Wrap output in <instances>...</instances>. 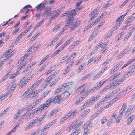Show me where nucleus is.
<instances>
[{"mask_svg":"<svg viewBox=\"0 0 135 135\" xmlns=\"http://www.w3.org/2000/svg\"><path fill=\"white\" fill-rule=\"evenodd\" d=\"M25 79V77H23L22 79L20 81V83H21V88H22L23 86H24L25 84H27L28 82V81H27L26 80H24L23 81V80H24Z\"/></svg>","mask_w":135,"mask_h":135,"instance_id":"1a4fd4ad","label":"nucleus"},{"mask_svg":"<svg viewBox=\"0 0 135 135\" xmlns=\"http://www.w3.org/2000/svg\"><path fill=\"white\" fill-rule=\"evenodd\" d=\"M58 80L57 79H55L53 81L50 85V86H52V85H55L57 82Z\"/></svg>","mask_w":135,"mask_h":135,"instance_id":"c85d7f7f","label":"nucleus"},{"mask_svg":"<svg viewBox=\"0 0 135 135\" xmlns=\"http://www.w3.org/2000/svg\"><path fill=\"white\" fill-rule=\"evenodd\" d=\"M124 110H121L119 112L120 114L118 115V116L120 117V118H121L122 117V115L123 114V113H124Z\"/></svg>","mask_w":135,"mask_h":135,"instance_id":"bb28decb","label":"nucleus"},{"mask_svg":"<svg viewBox=\"0 0 135 135\" xmlns=\"http://www.w3.org/2000/svg\"><path fill=\"white\" fill-rule=\"evenodd\" d=\"M132 21L129 18L127 20L125 21V23L126 24H128L131 22Z\"/></svg>","mask_w":135,"mask_h":135,"instance_id":"0e129e2a","label":"nucleus"},{"mask_svg":"<svg viewBox=\"0 0 135 135\" xmlns=\"http://www.w3.org/2000/svg\"><path fill=\"white\" fill-rule=\"evenodd\" d=\"M45 117H44V115H42L40 118L39 117H38L36 119H37V122L38 121H39L40 123H42L43 120L44 119V118Z\"/></svg>","mask_w":135,"mask_h":135,"instance_id":"f3484780","label":"nucleus"},{"mask_svg":"<svg viewBox=\"0 0 135 135\" xmlns=\"http://www.w3.org/2000/svg\"><path fill=\"white\" fill-rule=\"evenodd\" d=\"M95 59V58L92 57V58L90 59L88 61V62L89 63H91L94 60V59Z\"/></svg>","mask_w":135,"mask_h":135,"instance_id":"680f3d73","label":"nucleus"},{"mask_svg":"<svg viewBox=\"0 0 135 135\" xmlns=\"http://www.w3.org/2000/svg\"><path fill=\"white\" fill-rule=\"evenodd\" d=\"M37 119H35L33 120L29 124L31 125L32 127L35 124L36 122H37Z\"/></svg>","mask_w":135,"mask_h":135,"instance_id":"aec40b11","label":"nucleus"},{"mask_svg":"<svg viewBox=\"0 0 135 135\" xmlns=\"http://www.w3.org/2000/svg\"><path fill=\"white\" fill-rule=\"evenodd\" d=\"M114 102L112 101V100H111L109 103L107 104L106 105V107H109L110 106H111V105L113 103H114Z\"/></svg>","mask_w":135,"mask_h":135,"instance_id":"f704fd0d","label":"nucleus"},{"mask_svg":"<svg viewBox=\"0 0 135 135\" xmlns=\"http://www.w3.org/2000/svg\"><path fill=\"white\" fill-rule=\"evenodd\" d=\"M83 7V6L82 5L79 9H75L72 10L71 11H70L69 13H70L73 14L74 16H75L77 14L76 12H78V11L81 10Z\"/></svg>","mask_w":135,"mask_h":135,"instance_id":"20e7f679","label":"nucleus"},{"mask_svg":"<svg viewBox=\"0 0 135 135\" xmlns=\"http://www.w3.org/2000/svg\"><path fill=\"white\" fill-rule=\"evenodd\" d=\"M74 14L70 13H69L68 14V23L67 24V25H70V28L71 30H70L71 31V30L74 29L75 28L78 27L79 25V24L80 23V22H77L76 21V22H72V19L73 17Z\"/></svg>","mask_w":135,"mask_h":135,"instance_id":"f257e3e1","label":"nucleus"},{"mask_svg":"<svg viewBox=\"0 0 135 135\" xmlns=\"http://www.w3.org/2000/svg\"><path fill=\"white\" fill-rule=\"evenodd\" d=\"M58 110L57 109H56L51 111L48 115V116L50 118L55 115L58 112Z\"/></svg>","mask_w":135,"mask_h":135,"instance_id":"0eeeda50","label":"nucleus"},{"mask_svg":"<svg viewBox=\"0 0 135 135\" xmlns=\"http://www.w3.org/2000/svg\"><path fill=\"white\" fill-rule=\"evenodd\" d=\"M52 125V124H51V123H49L47 125H46V127H45V128H44V129H42L41 131V132H43L45 131V129H47L48 128H49L50 127V126H51Z\"/></svg>","mask_w":135,"mask_h":135,"instance_id":"dca6fc26","label":"nucleus"},{"mask_svg":"<svg viewBox=\"0 0 135 135\" xmlns=\"http://www.w3.org/2000/svg\"><path fill=\"white\" fill-rule=\"evenodd\" d=\"M8 88L9 89V92H10V93H11L15 89V87L10 85L8 87Z\"/></svg>","mask_w":135,"mask_h":135,"instance_id":"6ab92c4d","label":"nucleus"},{"mask_svg":"<svg viewBox=\"0 0 135 135\" xmlns=\"http://www.w3.org/2000/svg\"><path fill=\"white\" fill-rule=\"evenodd\" d=\"M77 113L76 112H74V111H71L69 112V113L67 114V116H68V117H69L71 115H73V116L74 115L76 114H77Z\"/></svg>","mask_w":135,"mask_h":135,"instance_id":"a211bd4d","label":"nucleus"},{"mask_svg":"<svg viewBox=\"0 0 135 135\" xmlns=\"http://www.w3.org/2000/svg\"><path fill=\"white\" fill-rule=\"evenodd\" d=\"M100 97L99 95H97L96 97L94 98H92L93 100H94V102H95V100L98 99Z\"/></svg>","mask_w":135,"mask_h":135,"instance_id":"c03bdc74","label":"nucleus"},{"mask_svg":"<svg viewBox=\"0 0 135 135\" xmlns=\"http://www.w3.org/2000/svg\"><path fill=\"white\" fill-rule=\"evenodd\" d=\"M69 26V25H65V27H64V28H63V30H62L60 32V33L61 34H62V33L64 32V31H65V30H66V29H67V27H68V26Z\"/></svg>","mask_w":135,"mask_h":135,"instance_id":"c9c22d12","label":"nucleus"},{"mask_svg":"<svg viewBox=\"0 0 135 135\" xmlns=\"http://www.w3.org/2000/svg\"><path fill=\"white\" fill-rule=\"evenodd\" d=\"M46 67L45 65H43L40 69L39 71L40 72H41Z\"/></svg>","mask_w":135,"mask_h":135,"instance_id":"a19ab883","label":"nucleus"},{"mask_svg":"<svg viewBox=\"0 0 135 135\" xmlns=\"http://www.w3.org/2000/svg\"><path fill=\"white\" fill-rule=\"evenodd\" d=\"M133 109V108L131 106H129V107H128L127 110L130 111H131V110Z\"/></svg>","mask_w":135,"mask_h":135,"instance_id":"13d9d810","label":"nucleus"},{"mask_svg":"<svg viewBox=\"0 0 135 135\" xmlns=\"http://www.w3.org/2000/svg\"><path fill=\"white\" fill-rule=\"evenodd\" d=\"M102 83V81H101L99 82L97 84L95 85V87H96V88L97 89V90H98L99 88L102 86V85H101V83Z\"/></svg>","mask_w":135,"mask_h":135,"instance_id":"2eb2a0df","label":"nucleus"},{"mask_svg":"<svg viewBox=\"0 0 135 135\" xmlns=\"http://www.w3.org/2000/svg\"><path fill=\"white\" fill-rule=\"evenodd\" d=\"M123 61H121L119 63L117 64L116 65L114 66V70L115 71L117 70L123 64Z\"/></svg>","mask_w":135,"mask_h":135,"instance_id":"6e6552de","label":"nucleus"},{"mask_svg":"<svg viewBox=\"0 0 135 135\" xmlns=\"http://www.w3.org/2000/svg\"><path fill=\"white\" fill-rule=\"evenodd\" d=\"M42 7V6H41V3H40L37 6L35 7V8L37 10V11L38 10L40 9Z\"/></svg>","mask_w":135,"mask_h":135,"instance_id":"e433bc0d","label":"nucleus"},{"mask_svg":"<svg viewBox=\"0 0 135 135\" xmlns=\"http://www.w3.org/2000/svg\"><path fill=\"white\" fill-rule=\"evenodd\" d=\"M20 30V28H17L16 29H15L13 32V35H14L15 33H16L17 32H18Z\"/></svg>","mask_w":135,"mask_h":135,"instance_id":"37998d69","label":"nucleus"},{"mask_svg":"<svg viewBox=\"0 0 135 135\" xmlns=\"http://www.w3.org/2000/svg\"><path fill=\"white\" fill-rule=\"evenodd\" d=\"M67 84L68 85V87L67 88L65 89V90H69L70 88L72 87L74 83L73 81L70 82L69 83H67Z\"/></svg>","mask_w":135,"mask_h":135,"instance_id":"9b49d317","label":"nucleus"},{"mask_svg":"<svg viewBox=\"0 0 135 135\" xmlns=\"http://www.w3.org/2000/svg\"><path fill=\"white\" fill-rule=\"evenodd\" d=\"M91 74L90 73H88L82 79V80H85L86 79L90 78L91 76Z\"/></svg>","mask_w":135,"mask_h":135,"instance_id":"f8f14e48","label":"nucleus"},{"mask_svg":"<svg viewBox=\"0 0 135 135\" xmlns=\"http://www.w3.org/2000/svg\"><path fill=\"white\" fill-rule=\"evenodd\" d=\"M88 93L87 91L86 93L85 94H83L82 96H81L80 98H82V99H83V98H85L87 96L88 94Z\"/></svg>","mask_w":135,"mask_h":135,"instance_id":"58836bf2","label":"nucleus"},{"mask_svg":"<svg viewBox=\"0 0 135 135\" xmlns=\"http://www.w3.org/2000/svg\"><path fill=\"white\" fill-rule=\"evenodd\" d=\"M95 102H94V100L92 99V98H90L86 102V103L88 106H90L93 105Z\"/></svg>","mask_w":135,"mask_h":135,"instance_id":"39448f33","label":"nucleus"},{"mask_svg":"<svg viewBox=\"0 0 135 135\" xmlns=\"http://www.w3.org/2000/svg\"><path fill=\"white\" fill-rule=\"evenodd\" d=\"M40 132V130L39 129H37L33 133L30 134L29 135H35V134L37 135Z\"/></svg>","mask_w":135,"mask_h":135,"instance_id":"473e14b6","label":"nucleus"},{"mask_svg":"<svg viewBox=\"0 0 135 135\" xmlns=\"http://www.w3.org/2000/svg\"><path fill=\"white\" fill-rule=\"evenodd\" d=\"M33 108V106L31 107V106H28L27 108V110L28 111L32 110Z\"/></svg>","mask_w":135,"mask_h":135,"instance_id":"338daca9","label":"nucleus"},{"mask_svg":"<svg viewBox=\"0 0 135 135\" xmlns=\"http://www.w3.org/2000/svg\"><path fill=\"white\" fill-rule=\"evenodd\" d=\"M103 47V45H102L101 44L99 43L96 46L95 49L96 50L97 49L100 47H101V48H102Z\"/></svg>","mask_w":135,"mask_h":135,"instance_id":"a878e982","label":"nucleus"},{"mask_svg":"<svg viewBox=\"0 0 135 135\" xmlns=\"http://www.w3.org/2000/svg\"><path fill=\"white\" fill-rule=\"evenodd\" d=\"M130 32H131L130 31ZM131 35V33H130L124 39V40L126 41H127L128 38Z\"/></svg>","mask_w":135,"mask_h":135,"instance_id":"a18cd8bd","label":"nucleus"},{"mask_svg":"<svg viewBox=\"0 0 135 135\" xmlns=\"http://www.w3.org/2000/svg\"><path fill=\"white\" fill-rule=\"evenodd\" d=\"M83 123V121L80 122L75 127V128H78Z\"/></svg>","mask_w":135,"mask_h":135,"instance_id":"3c124183","label":"nucleus"},{"mask_svg":"<svg viewBox=\"0 0 135 135\" xmlns=\"http://www.w3.org/2000/svg\"><path fill=\"white\" fill-rule=\"evenodd\" d=\"M132 88V86H128L126 89V91H129Z\"/></svg>","mask_w":135,"mask_h":135,"instance_id":"052dcab7","label":"nucleus"},{"mask_svg":"<svg viewBox=\"0 0 135 135\" xmlns=\"http://www.w3.org/2000/svg\"><path fill=\"white\" fill-rule=\"evenodd\" d=\"M107 119L105 117H103L101 120V123L103 124L106 121Z\"/></svg>","mask_w":135,"mask_h":135,"instance_id":"79ce46f5","label":"nucleus"},{"mask_svg":"<svg viewBox=\"0 0 135 135\" xmlns=\"http://www.w3.org/2000/svg\"><path fill=\"white\" fill-rule=\"evenodd\" d=\"M135 118V115H134L132 116H131L129 118H128L130 119V122H132L133 119H134Z\"/></svg>","mask_w":135,"mask_h":135,"instance_id":"4c0bfd02","label":"nucleus"},{"mask_svg":"<svg viewBox=\"0 0 135 135\" xmlns=\"http://www.w3.org/2000/svg\"><path fill=\"white\" fill-rule=\"evenodd\" d=\"M112 123V119H110L109 120L108 122L107 123V125L108 126H109Z\"/></svg>","mask_w":135,"mask_h":135,"instance_id":"69168bd1","label":"nucleus"},{"mask_svg":"<svg viewBox=\"0 0 135 135\" xmlns=\"http://www.w3.org/2000/svg\"><path fill=\"white\" fill-rule=\"evenodd\" d=\"M61 98V95H57L55 97H52L51 98H52V102H54V103H59L60 100Z\"/></svg>","mask_w":135,"mask_h":135,"instance_id":"7ed1b4c3","label":"nucleus"},{"mask_svg":"<svg viewBox=\"0 0 135 135\" xmlns=\"http://www.w3.org/2000/svg\"><path fill=\"white\" fill-rule=\"evenodd\" d=\"M62 39L61 40L59 43L56 45L55 47V48H56L58 47L61 44L62 42Z\"/></svg>","mask_w":135,"mask_h":135,"instance_id":"864d4df0","label":"nucleus"},{"mask_svg":"<svg viewBox=\"0 0 135 135\" xmlns=\"http://www.w3.org/2000/svg\"><path fill=\"white\" fill-rule=\"evenodd\" d=\"M127 52V50L126 49H124L122 53L121 54H122V56H123V55H124V54Z\"/></svg>","mask_w":135,"mask_h":135,"instance_id":"6e6d98bb","label":"nucleus"},{"mask_svg":"<svg viewBox=\"0 0 135 135\" xmlns=\"http://www.w3.org/2000/svg\"><path fill=\"white\" fill-rule=\"evenodd\" d=\"M60 87L61 89H64L65 90V89L68 87L67 84V83L64 84L62 85H61Z\"/></svg>","mask_w":135,"mask_h":135,"instance_id":"4468645a","label":"nucleus"},{"mask_svg":"<svg viewBox=\"0 0 135 135\" xmlns=\"http://www.w3.org/2000/svg\"><path fill=\"white\" fill-rule=\"evenodd\" d=\"M88 107L87 104L86 103V102L82 105V108L81 109V110L82 109H83L84 108H85L86 107Z\"/></svg>","mask_w":135,"mask_h":135,"instance_id":"72a5a7b5","label":"nucleus"},{"mask_svg":"<svg viewBox=\"0 0 135 135\" xmlns=\"http://www.w3.org/2000/svg\"><path fill=\"white\" fill-rule=\"evenodd\" d=\"M84 67V66L83 67L81 65L80 66H79V68H78V69L77 71L79 72H80L81 71V70L83 69L82 68Z\"/></svg>","mask_w":135,"mask_h":135,"instance_id":"8fccbe9b","label":"nucleus"},{"mask_svg":"<svg viewBox=\"0 0 135 135\" xmlns=\"http://www.w3.org/2000/svg\"><path fill=\"white\" fill-rule=\"evenodd\" d=\"M32 8V6H31L30 5H27L25 6L23 8V10L25 9L26 8Z\"/></svg>","mask_w":135,"mask_h":135,"instance_id":"49530a36","label":"nucleus"},{"mask_svg":"<svg viewBox=\"0 0 135 135\" xmlns=\"http://www.w3.org/2000/svg\"><path fill=\"white\" fill-rule=\"evenodd\" d=\"M131 62H128L127 63L123 65V67L122 68V69L123 68H126L127 66Z\"/></svg>","mask_w":135,"mask_h":135,"instance_id":"4d7b16f0","label":"nucleus"},{"mask_svg":"<svg viewBox=\"0 0 135 135\" xmlns=\"http://www.w3.org/2000/svg\"><path fill=\"white\" fill-rule=\"evenodd\" d=\"M73 38L72 37L70 38L64 44L66 46L70 42V40L72 39Z\"/></svg>","mask_w":135,"mask_h":135,"instance_id":"de8ad7c7","label":"nucleus"},{"mask_svg":"<svg viewBox=\"0 0 135 135\" xmlns=\"http://www.w3.org/2000/svg\"><path fill=\"white\" fill-rule=\"evenodd\" d=\"M126 107L127 105L125 103H124L121 109V110H125Z\"/></svg>","mask_w":135,"mask_h":135,"instance_id":"ea45409f","label":"nucleus"},{"mask_svg":"<svg viewBox=\"0 0 135 135\" xmlns=\"http://www.w3.org/2000/svg\"><path fill=\"white\" fill-rule=\"evenodd\" d=\"M75 123H76V124H73L72 125H70V126L69 128V131L70 130H71V129L73 127H75V126L76 125V124H78V121H76L75 122Z\"/></svg>","mask_w":135,"mask_h":135,"instance_id":"5701e85b","label":"nucleus"},{"mask_svg":"<svg viewBox=\"0 0 135 135\" xmlns=\"http://www.w3.org/2000/svg\"><path fill=\"white\" fill-rule=\"evenodd\" d=\"M31 114L30 113H29V112H26L25 114L23 115H22V117L23 118L24 117L26 118V117L28 116L29 117H30Z\"/></svg>","mask_w":135,"mask_h":135,"instance_id":"4be33fe9","label":"nucleus"},{"mask_svg":"<svg viewBox=\"0 0 135 135\" xmlns=\"http://www.w3.org/2000/svg\"><path fill=\"white\" fill-rule=\"evenodd\" d=\"M30 53H27V54H26L25 55L22 57V58H23V59H26L27 57H28L29 55L30 54Z\"/></svg>","mask_w":135,"mask_h":135,"instance_id":"603ef678","label":"nucleus"},{"mask_svg":"<svg viewBox=\"0 0 135 135\" xmlns=\"http://www.w3.org/2000/svg\"><path fill=\"white\" fill-rule=\"evenodd\" d=\"M132 113V111H130L127 110L126 112L125 113V116L126 117H127L129 116Z\"/></svg>","mask_w":135,"mask_h":135,"instance_id":"412c9836","label":"nucleus"},{"mask_svg":"<svg viewBox=\"0 0 135 135\" xmlns=\"http://www.w3.org/2000/svg\"><path fill=\"white\" fill-rule=\"evenodd\" d=\"M100 27V25H98L96 26L94 28V31H96L97 29L99 28Z\"/></svg>","mask_w":135,"mask_h":135,"instance_id":"774afa93","label":"nucleus"},{"mask_svg":"<svg viewBox=\"0 0 135 135\" xmlns=\"http://www.w3.org/2000/svg\"><path fill=\"white\" fill-rule=\"evenodd\" d=\"M120 90V89H115L112 92L111 95H113L114 94L117 93Z\"/></svg>","mask_w":135,"mask_h":135,"instance_id":"b1692460","label":"nucleus"},{"mask_svg":"<svg viewBox=\"0 0 135 135\" xmlns=\"http://www.w3.org/2000/svg\"><path fill=\"white\" fill-rule=\"evenodd\" d=\"M44 22V20H42L40 22L38 23L36 25V28H37L38 27L41 25L42 23Z\"/></svg>","mask_w":135,"mask_h":135,"instance_id":"cd10ccee","label":"nucleus"},{"mask_svg":"<svg viewBox=\"0 0 135 135\" xmlns=\"http://www.w3.org/2000/svg\"><path fill=\"white\" fill-rule=\"evenodd\" d=\"M83 100L80 97L78 99V100L76 101L75 102V104L76 105H78L80 102H81Z\"/></svg>","mask_w":135,"mask_h":135,"instance_id":"c756f323","label":"nucleus"},{"mask_svg":"<svg viewBox=\"0 0 135 135\" xmlns=\"http://www.w3.org/2000/svg\"><path fill=\"white\" fill-rule=\"evenodd\" d=\"M70 94L69 92L66 91L63 93L61 95V97H62V98L66 99L68 98Z\"/></svg>","mask_w":135,"mask_h":135,"instance_id":"423d86ee","label":"nucleus"},{"mask_svg":"<svg viewBox=\"0 0 135 135\" xmlns=\"http://www.w3.org/2000/svg\"><path fill=\"white\" fill-rule=\"evenodd\" d=\"M101 18V16L99 17L98 18L96 19L95 21V22H98L100 20V18Z\"/></svg>","mask_w":135,"mask_h":135,"instance_id":"e2e57ef3","label":"nucleus"},{"mask_svg":"<svg viewBox=\"0 0 135 135\" xmlns=\"http://www.w3.org/2000/svg\"><path fill=\"white\" fill-rule=\"evenodd\" d=\"M52 98H51L48 99L46 102L45 104H43L40 105L39 107L36 109V110H35L34 112V113H36L38 111L41 112L45 107H48L51 104L52 102Z\"/></svg>","mask_w":135,"mask_h":135,"instance_id":"f03ea898","label":"nucleus"},{"mask_svg":"<svg viewBox=\"0 0 135 135\" xmlns=\"http://www.w3.org/2000/svg\"><path fill=\"white\" fill-rule=\"evenodd\" d=\"M97 90V89L95 86H94L91 89H90L89 91L87 92L89 93L90 92H93L95 90Z\"/></svg>","mask_w":135,"mask_h":135,"instance_id":"393cba45","label":"nucleus"},{"mask_svg":"<svg viewBox=\"0 0 135 135\" xmlns=\"http://www.w3.org/2000/svg\"><path fill=\"white\" fill-rule=\"evenodd\" d=\"M32 126L31 125L29 124L26 127L25 129V130H27L28 129L30 128L31 127H32Z\"/></svg>","mask_w":135,"mask_h":135,"instance_id":"5fc2aeb1","label":"nucleus"},{"mask_svg":"<svg viewBox=\"0 0 135 135\" xmlns=\"http://www.w3.org/2000/svg\"><path fill=\"white\" fill-rule=\"evenodd\" d=\"M44 80V79L42 78L40 79L37 81L34 85V86H37L39 84L41 83Z\"/></svg>","mask_w":135,"mask_h":135,"instance_id":"ddd939ff","label":"nucleus"},{"mask_svg":"<svg viewBox=\"0 0 135 135\" xmlns=\"http://www.w3.org/2000/svg\"><path fill=\"white\" fill-rule=\"evenodd\" d=\"M45 59L44 58H43L41 60V62L39 63V65H41L46 60V59Z\"/></svg>","mask_w":135,"mask_h":135,"instance_id":"bf43d9fd","label":"nucleus"},{"mask_svg":"<svg viewBox=\"0 0 135 135\" xmlns=\"http://www.w3.org/2000/svg\"><path fill=\"white\" fill-rule=\"evenodd\" d=\"M100 77V76H99L98 74H97V75L94 76L93 78V80H95V79H98V78H99Z\"/></svg>","mask_w":135,"mask_h":135,"instance_id":"09e8293b","label":"nucleus"},{"mask_svg":"<svg viewBox=\"0 0 135 135\" xmlns=\"http://www.w3.org/2000/svg\"><path fill=\"white\" fill-rule=\"evenodd\" d=\"M60 25L58 24L57 26H56L53 30V31L54 32L55 31L57 30L60 28Z\"/></svg>","mask_w":135,"mask_h":135,"instance_id":"7c9ffc66","label":"nucleus"},{"mask_svg":"<svg viewBox=\"0 0 135 135\" xmlns=\"http://www.w3.org/2000/svg\"><path fill=\"white\" fill-rule=\"evenodd\" d=\"M132 74V70H131L128 72L125 75L124 77H123L124 80L126 78L130 76Z\"/></svg>","mask_w":135,"mask_h":135,"instance_id":"9d476101","label":"nucleus"},{"mask_svg":"<svg viewBox=\"0 0 135 135\" xmlns=\"http://www.w3.org/2000/svg\"><path fill=\"white\" fill-rule=\"evenodd\" d=\"M50 91L49 90L47 91L46 92H45L43 94V95H42V98H44L46 95H47L50 92Z\"/></svg>","mask_w":135,"mask_h":135,"instance_id":"2f4dec72","label":"nucleus"}]
</instances>
